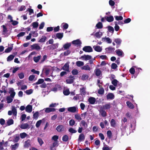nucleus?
<instances>
[{"instance_id":"28","label":"nucleus","mask_w":150,"mask_h":150,"mask_svg":"<svg viewBox=\"0 0 150 150\" xmlns=\"http://www.w3.org/2000/svg\"><path fill=\"white\" fill-rule=\"evenodd\" d=\"M60 88V86L58 84H56L55 85V87L52 89V91L54 92H56L57 91L58 88Z\"/></svg>"},{"instance_id":"25","label":"nucleus","mask_w":150,"mask_h":150,"mask_svg":"<svg viewBox=\"0 0 150 150\" xmlns=\"http://www.w3.org/2000/svg\"><path fill=\"white\" fill-rule=\"evenodd\" d=\"M74 117L79 122L82 119L80 115L78 114L75 115Z\"/></svg>"},{"instance_id":"7","label":"nucleus","mask_w":150,"mask_h":150,"mask_svg":"<svg viewBox=\"0 0 150 150\" xmlns=\"http://www.w3.org/2000/svg\"><path fill=\"white\" fill-rule=\"evenodd\" d=\"M112 104L110 103H108L103 105L102 108L104 109L108 110L112 107Z\"/></svg>"},{"instance_id":"30","label":"nucleus","mask_w":150,"mask_h":150,"mask_svg":"<svg viewBox=\"0 0 150 150\" xmlns=\"http://www.w3.org/2000/svg\"><path fill=\"white\" fill-rule=\"evenodd\" d=\"M57 146V142H54L52 146H51V150H55V149L54 148V147H56Z\"/></svg>"},{"instance_id":"4","label":"nucleus","mask_w":150,"mask_h":150,"mask_svg":"<svg viewBox=\"0 0 150 150\" xmlns=\"http://www.w3.org/2000/svg\"><path fill=\"white\" fill-rule=\"evenodd\" d=\"M91 56L89 55H84L82 56L80 59L83 60L87 61L91 59Z\"/></svg>"},{"instance_id":"63","label":"nucleus","mask_w":150,"mask_h":150,"mask_svg":"<svg viewBox=\"0 0 150 150\" xmlns=\"http://www.w3.org/2000/svg\"><path fill=\"white\" fill-rule=\"evenodd\" d=\"M107 135L108 137L109 138H110L112 136V132L110 131H108L107 132Z\"/></svg>"},{"instance_id":"39","label":"nucleus","mask_w":150,"mask_h":150,"mask_svg":"<svg viewBox=\"0 0 150 150\" xmlns=\"http://www.w3.org/2000/svg\"><path fill=\"white\" fill-rule=\"evenodd\" d=\"M32 25L33 28H37L38 26V23L37 22H34L32 24Z\"/></svg>"},{"instance_id":"56","label":"nucleus","mask_w":150,"mask_h":150,"mask_svg":"<svg viewBox=\"0 0 150 150\" xmlns=\"http://www.w3.org/2000/svg\"><path fill=\"white\" fill-rule=\"evenodd\" d=\"M104 92V90L103 88H100L98 91V93L100 94H103Z\"/></svg>"},{"instance_id":"46","label":"nucleus","mask_w":150,"mask_h":150,"mask_svg":"<svg viewBox=\"0 0 150 150\" xmlns=\"http://www.w3.org/2000/svg\"><path fill=\"white\" fill-rule=\"evenodd\" d=\"M44 81V80L43 79H39L38 80V81L37 82H36V83L33 84V85H34V84H41V83H43Z\"/></svg>"},{"instance_id":"34","label":"nucleus","mask_w":150,"mask_h":150,"mask_svg":"<svg viewBox=\"0 0 150 150\" xmlns=\"http://www.w3.org/2000/svg\"><path fill=\"white\" fill-rule=\"evenodd\" d=\"M114 41L117 44V45H120L122 42V40L121 39L119 38L115 39Z\"/></svg>"},{"instance_id":"16","label":"nucleus","mask_w":150,"mask_h":150,"mask_svg":"<svg viewBox=\"0 0 150 150\" xmlns=\"http://www.w3.org/2000/svg\"><path fill=\"white\" fill-rule=\"evenodd\" d=\"M69 63L67 62L66 63L63 67V69L67 71H68L69 70Z\"/></svg>"},{"instance_id":"47","label":"nucleus","mask_w":150,"mask_h":150,"mask_svg":"<svg viewBox=\"0 0 150 150\" xmlns=\"http://www.w3.org/2000/svg\"><path fill=\"white\" fill-rule=\"evenodd\" d=\"M42 122V120H40L37 122L36 124V126L38 128L39 127Z\"/></svg>"},{"instance_id":"13","label":"nucleus","mask_w":150,"mask_h":150,"mask_svg":"<svg viewBox=\"0 0 150 150\" xmlns=\"http://www.w3.org/2000/svg\"><path fill=\"white\" fill-rule=\"evenodd\" d=\"M88 100L91 104H93L95 103L96 101V99L94 97H90L89 98Z\"/></svg>"},{"instance_id":"12","label":"nucleus","mask_w":150,"mask_h":150,"mask_svg":"<svg viewBox=\"0 0 150 150\" xmlns=\"http://www.w3.org/2000/svg\"><path fill=\"white\" fill-rule=\"evenodd\" d=\"M105 50L106 52L108 53H112L115 50V49L114 47H106Z\"/></svg>"},{"instance_id":"17","label":"nucleus","mask_w":150,"mask_h":150,"mask_svg":"<svg viewBox=\"0 0 150 150\" xmlns=\"http://www.w3.org/2000/svg\"><path fill=\"white\" fill-rule=\"evenodd\" d=\"M81 69L82 70H85L90 71L91 69L90 67L88 64H86L85 66H83L81 67Z\"/></svg>"},{"instance_id":"64","label":"nucleus","mask_w":150,"mask_h":150,"mask_svg":"<svg viewBox=\"0 0 150 150\" xmlns=\"http://www.w3.org/2000/svg\"><path fill=\"white\" fill-rule=\"evenodd\" d=\"M109 2V5L111 6H114L115 4V2L112 0H110Z\"/></svg>"},{"instance_id":"33","label":"nucleus","mask_w":150,"mask_h":150,"mask_svg":"<svg viewBox=\"0 0 150 150\" xmlns=\"http://www.w3.org/2000/svg\"><path fill=\"white\" fill-rule=\"evenodd\" d=\"M7 123L8 126L10 125L13 123V121L12 119H9L7 121Z\"/></svg>"},{"instance_id":"22","label":"nucleus","mask_w":150,"mask_h":150,"mask_svg":"<svg viewBox=\"0 0 150 150\" xmlns=\"http://www.w3.org/2000/svg\"><path fill=\"white\" fill-rule=\"evenodd\" d=\"M127 105L129 108L130 109H132L134 108V105L131 102L129 101H127L126 102Z\"/></svg>"},{"instance_id":"24","label":"nucleus","mask_w":150,"mask_h":150,"mask_svg":"<svg viewBox=\"0 0 150 150\" xmlns=\"http://www.w3.org/2000/svg\"><path fill=\"white\" fill-rule=\"evenodd\" d=\"M63 36V33H57L56 34L57 38L59 39H62Z\"/></svg>"},{"instance_id":"61","label":"nucleus","mask_w":150,"mask_h":150,"mask_svg":"<svg viewBox=\"0 0 150 150\" xmlns=\"http://www.w3.org/2000/svg\"><path fill=\"white\" fill-rule=\"evenodd\" d=\"M45 25V23L44 22H42L41 23L40 25V26L39 28V29H42L44 27Z\"/></svg>"},{"instance_id":"15","label":"nucleus","mask_w":150,"mask_h":150,"mask_svg":"<svg viewBox=\"0 0 150 150\" xmlns=\"http://www.w3.org/2000/svg\"><path fill=\"white\" fill-rule=\"evenodd\" d=\"M32 110V107L31 105H28L25 108L26 111L28 112H30Z\"/></svg>"},{"instance_id":"27","label":"nucleus","mask_w":150,"mask_h":150,"mask_svg":"<svg viewBox=\"0 0 150 150\" xmlns=\"http://www.w3.org/2000/svg\"><path fill=\"white\" fill-rule=\"evenodd\" d=\"M96 27L98 29H101L103 28V25L101 22H99L96 25Z\"/></svg>"},{"instance_id":"19","label":"nucleus","mask_w":150,"mask_h":150,"mask_svg":"<svg viewBox=\"0 0 150 150\" xmlns=\"http://www.w3.org/2000/svg\"><path fill=\"white\" fill-rule=\"evenodd\" d=\"M83 50L86 52H90L93 51L92 47H83Z\"/></svg>"},{"instance_id":"50","label":"nucleus","mask_w":150,"mask_h":150,"mask_svg":"<svg viewBox=\"0 0 150 150\" xmlns=\"http://www.w3.org/2000/svg\"><path fill=\"white\" fill-rule=\"evenodd\" d=\"M39 115V112H36L33 115V118L34 119H37L38 118Z\"/></svg>"},{"instance_id":"3","label":"nucleus","mask_w":150,"mask_h":150,"mask_svg":"<svg viewBox=\"0 0 150 150\" xmlns=\"http://www.w3.org/2000/svg\"><path fill=\"white\" fill-rule=\"evenodd\" d=\"M74 76H70L66 79V82L68 84H71L74 82Z\"/></svg>"},{"instance_id":"62","label":"nucleus","mask_w":150,"mask_h":150,"mask_svg":"<svg viewBox=\"0 0 150 150\" xmlns=\"http://www.w3.org/2000/svg\"><path fill=\"white\" fill-rule=\"evenodd\" d=\"M11 21L12 22V24L13 25H16L18 23V21H13V20L12 19L11 20Z\"/></svg>"},{"instance_id":"60","label":"nucleus","mask_w":150,"mask_h":150,"mask_svg":"<svg viewBox=\"0 0 150 150\" xmlns=\"http://www.w3.org/2000/svg\"><path fill=\"white\" fill-rule=\"evenodd\" d=\"M58 104H59L58 103H52L50 105L49 107H55L57 105H58Z\"/></svg>"},{"instance_id":"58","label":"nucleus","mask_w":150,"mask_h":150,"mask_svg":"<svg viewBox=\"0 0 150 150\" xmlns=\"http://www.w3.org/2000/svg\"><path fill=\"white\" fill-rule=\"evenodd\" d=\"M72 73L74 75H76L78 73V71L76 69H74L72 71Z\"/></svg>"},{"instance_id":"29","label":"nucleus","mask_w":150,"mask_h":150,"mask_svg":"<svg viewBox=\"0 0 150 150\" xmlns=\"http://www.w3.org/2000/svg\"><path fill=\"white\" fill-rule=\"evenodd\" d=\"M88 76L86 74H83L82 75L81 77V79L83 80H86L88 79Z\"/></svg>"},{"instance_id":"6","label":"nucleus","mask_w":150,"mask_h":150,"mask_svg":"<svg viewBox=\"0 0 150 150\" xmlns=\"http://www.w3.org/2000/svg\"><path fill=\"white\" fill-rule=\"evenodd\" d=\"M65 128L63 125H58L56 128V130L59 132L64 131V130Z\"/></svg>"},{"instance_id":"37","label":"nucleus","mask_w":150,"mask_h":150,"mask_svg":"<svg viewBox=\"0 0 150 150\" xmlns=\"http://www.w3.org/2000/svg\"><path fill=\"white\" fill-rule=\"evenodd\" d=\"M114 17L115 19L118 21L122 20L123 19V17L122 16H114Z\"/></svg>"},{"instance_id":"59","label":"nucleus","mask_w":150,"mask_h":150,"mask_svg":"<svg viewBox=\"0 0 150 150\" xmlns=\"http://www.w3.org/2000/svg\"><path fill=\"white\" fill-rule=\"evenodd\" d=\"M131 19L129 18L126 19L124 21V23H129L131 21Z\"/></svg>"},{"instance_id":"57","label":"nucleus","mask_w":150,"mask_h":150,"mask_svg":"<svg viewBox=\"0 0 150 150\" xmlns=\"http://www.w3.org/2000/svg\"><path fill=\"white\" fill-rule=\"evenodd\" d=\"M110 124L111 126L112 127H114L115 126V120L113 119H112L111 121Z\"/></svg>"},{"instance_id":"9","label":"nucleus","mask_w":150,"mask_h":150,"mask_svg":"<svg viewBox=\"0 0 150 150\" xmlns=\"http://www.w3.org/2000/svg\"><path fill=\"white\" fill-rule=\"evenodd\" d=\"M85 139V136L83 134H81L79 136L78 141L81 142L83 141Z\"/></svg>"},{"instance_id":"40","label":"nucleus","mask_w":150,"mask_h":150,"mask_svg":"<svg viewBox=\"0 0 150 150\" xmlns=\"http://www.w3.org/2000/svg\"><path fill=\"white\" fill-rule=\"evenodd\" d=\"M108 28L109 32H111L113 33L114 32V29L113 27L109 25L108 26Z\"/></svg>"},{"instance_id":"32","label":"nucleus","mask_w":150,"mask_h":150,"mask_svg":"<svg viewBox=\"0 0 150 150\" xmlns=\"http://www.w3.org/2000/svg\"><path fill=\"white\" fill-rule=\"evenodd\" d=\"M80 126H83L85 127L86 128L87 127V124L84 120H82L81 121L80 124Z\"/></svg>"},{"instance_id":"21","label":"nucleus","mask_w":150,"mask_h":150,"mask_svg":"<svg viewBox=\"0 0 150 150\" xmlns=\"http://www.w3.org/2000/svg\"><path fill=\"white\" fill-rule=\"evenodd\" d=\"M55 110V109L54 108H45V112H46L48 113L54 111Z\"/></svg>"},{"instance_id":"48","label":"nucleus","mask_w":150,"mask_h":150,"mask_svg":"<svg viewBox=\"0 0 150 150\" xmlns=\"http://www.w3.org/2000/svg\"><path fill=\"white\" fill-rule=\"evenodd\" d=\"M118 81L116 79H114L112 81V83L115 86H116L118 83Z\"/></svg>"},{"instance_id":"36","label":"nucleus","mask_w":150,"mask_h":150,"mask_svg":"<svg viewBox=\"0 0 150 150\" xmlns=\"http://www.w3.org/2000/svg\"><path fill=\"white\" fill-rule=\"evenodd\" d=\"M96 75L97 76H100L101 74V71L99 69H96L95 70Z\"/></svg>"},{"instance_id":"41","label":"nucleus","mask_w":150,"mask_h":150,"mask_svg":"<svg viewBox=\"0 0 150 150\" xmlns=\"http://www.w3.org/2000/svg\"><path fill=\"white\" fill-rule=\"evenodd\" d=\"M46 39L47 38L46 36H42V38L39 40V42H44Z\"/></svg>"},{"instance_id":"11","label":"nucleus","mask_w":150,"mask_h":150,"mask_svg":"<svg viewBox=\"0 0 150 150\" xmlns=\"http://www.w3.org/2000/svg\"><path fill=\"white\" fill-rule=\"evenodd\" d=\"M115 52L118 56L121 57L123 56L124 53L122 50H116Z\"/></svg>"},{"instance_id":"49","label":"nucleus","mask_w":150,"mask_h":150,"mask_svg":"<svg viewBox=\"0 0 150 150\" xmlns=\"http://www.w3.org/2000/svg\"><path fill=\"white\" fill-rule=\"evenodd\" d=\"M68 137L67 135H65L62 138V140L64 142H67L68 140Z\"/></svg>"},{"instance_id":"31","label":"nucleus","mask_w":150,"mask_h":150,"mask_svg":"<svg viewBox=\"0 0 150 150\" xmlns=\"http://www.w3.org/2000/svg\"><path fill=\"white\" fill-rule=\"evenodd\" d=\"M64 95L67 96L70 93L69 90L68 89H64L63 91Z\"/></svg>"},{"instance_id":"38","label":"nucleus","mask_w":150,"mask_h":150,"mask_svg":"<svg viewBox=\"0 0 150 150\" xmlns=\"http://www.w3.org/2000/svg\"><path fill=\"white\" fill-rule=\"evenodd\" d=\"M81 98V96L80 95L77 94L74 96L73 98V100H76L78 99H80Z\"/></svg>"},{"instance_id":"23","label":"nucleus","mask_w":150,"mask_h":150,"mask_svg":"<svg viewBox=\"0 0 150 150\" xmlns=\"http://www.w3.org/2000/svg\"><path fill=\"white\" fill-rule=\"evenodd\" d=\"M14 98L10 96H8L6 98L7 103H11L12 101Z\"/></svg>"},{"instance_id":"51","label":"nucleus","mask_w":150,"mask_h":150,"mask_svg":"<svg viewBox=\"0 0 150 150\" xmlns=\"http://www.w3.org/2000/svg\"><path fill=\"white\" fill-rule=\"evenodd\" d=\"M18 76L20 79H23L24 77V74L23 73L21 72L18 74Z\"/></svg>"},{"instance_id":"26","label":"nucleus","mask_w":150,"mask_h":150,"mask_svg":"<svg viewBox=\"0 0 150 150\" xmlns=\"http://www.w3.org/2000/svg\"><path fill=\"white\" fill-rule=\"evenodd\" d=\"M76 64L78 67H80L83 66L84 64V63L83 62L78 61L76 62Z\"/></svg>"},{"instance_id":"54","label":"nucleus","mask_w":150,"mask_h":150,"mask_svg":"<svg viewBox=\"0 0 150 150\" xmlns=\"http://www.w3.org/2000/svg\"><path fill=\"white\" fill-rule=\"evenodd\" d=\"M25 33L24 32H21L18 34L17 36L18 37H20L23 36L25 34Z\"/></svg>"},{"instance_id":"8","label":"nucleus","mask_w":150,"mask_h":150,"mask_svg":"<svg viewBox=\"0 0 150 150\" xmlns=\"http://www.w3.org/2000/svg\"><path fill=\"white\" fill-rule=\"evenodd\" d=\"M20 128L22 129H27L30 128V127L28 124L24 123L21 125Z\"/></svg>"},{"instance_id":"42","label":"nucleus","mask_w":150,"mask_h":150,"mask_svg":"<svg viewBox=\"0 0 150 150\" xmlns=\"http://www.w3.org/2000/svg\"><path fill=\"white\" fill-rule=\"evenodd\" d=\"M40 58V56H38L36 57H34L33 58V60L35 62H38Z\"/></svg>"},{"instance_id":"35","label":"nucleus","mask_w":150,"mask_h":150,"mask_svg":"<svg viewBox=\"0 0 150 150\" xmlns=\"http://www.w3.org/2000/svg\"><path fill=\"white\" fill-rule=\"evenodd\" d=\"M12 112L13 115L16 116L17 115V111L16 108L14 107H12Z\"/></svg>"},{"instance_id":"1","label":"nucleus","mask_w":150,"mask_h":150,"mask_svg":"<svg viewBox=\"0 0 150 150\" xmlns=\"http://www.w3.org/2000/svg\"><path fill=\"white\" fill-rule=\"evenodd\" d=\"M72 44L74 46L77 47H80L81 46L82 43L79 39L74 40L72 41Z\"/></svg>"},{"instance_id":"20","label":"nucleus","mask_w":150,"mask_h":150,"mask_svg":"<svg viewBox=\"0 0 150 150\" xmlns=\"http://www.w3.org/2000/svg\"><path fill=\"white\" fill-rule=\"evenodd\" d=\"M102 33L101 32H98L96 33L95 34V36L97 38H99L102 35Z\"/></svg>"},{"instance_id":"45","label":"nucleus","mask_w":150,"mask_h":150,"mask_svg":"<svg viewBox=\"0 0 150 150\" xmlns=\"http://www.w3.org/2000/svg\"><path fill=\"white\" fill-rule=\"evenodd\" d=\"M14 57V56L12 55H11L8 57L7 58V61H10L13 59Z\"/></svg>"},{"instance_id":"2","label":"nucleus","mask_w":150,"mask_h":150,"mask_svg":"<svg viewBox=\"0 0 150 150\" xmlns=\"http://www.w3.org/2000/svg\"><path fill=\"white\" fill-rule=\"evenodd\" d=\"M67 110L68 111L72 113L77 112L78 110V108L77 106H74L68 108H67Z\"/></svg>"},{"instance_id":"10","label":"nucleus","mask_w":150,"mask_h":150,"mask_svg":"<svg viewBox=\"0 0 150 150\" xmlns=\"http://www.w3.org/2000/svg\"><path fill=\"white\" fill-rule=\"evenodd\" d=\"M105 19L109 22H111L113 21L114 20V18L112 16H105Z\"/></svg>"},{"instance_id":"53","label":"nucleus","mask_w":150,"mask_h":150,"mask_svg":"<svg viewBox=\"0 0 150 150\" xmlns=\"http://www.w3.org/2000/svg\"><path fill=\"white\" fill-rule=\"evenodd\" d=\"M75 123V121L73 120H71L69 121V124L70 126H73Z\"/></svg>"},{"instance_id":"18","label":"nucleus","mask_w":150,"mask_h":150,"mask_svg":"<svg viewBox=\"0 0 150 150\" xmlns=\"http://www.w3.org/2000/svg\"><path fill=\"white\" fill-rule=\"evenodd\" d=\"M114 96L113 94L112 93H108L107 96V99H112L114 98Z\"/></svg>"},{"instance_id":"52","label":"nucleus","mask_w":150,"mask_h":150,"mask_svg":"<svg viewBox=\"0 0 150 150\" xmlns=\"http://www.w3.org/2000/svg\"><path fill=\"white\" fill-rule=\"evenodd\" d=\"M69 132L72 133H74L76 132V131L73 128H70L69 130Z\"/></svg>"},{"instance_id":"14","label":"nucleus","mask_w":150,"mask_h":150,"mask_svg":"<svg viewBox=\"0 0 150 150\" xmlns=\"http://www.w3.org/2000/svg\"><path fill=\"white\" fill-rule=\"evenodd\" d=\"M103 109H104L101 108L99 110V112L100 113L102 116L105 117L107 115V113L105 111L103 110Z\"/></svg>"},{"instance_id":"55","label":"nucleus","mask_w":150,"mask_h":150,"mask_svg":"<svg viewBox=\"0 0 150 150\" xmlns=\"http://www.w3.org/2000/svg\"><path fill=\"white\" fill-rule=\"evenodd\" d=\"M35 77V76L34 75H31L29 77L28 79L30 81H32L34 80Z\"/></svg>"},{"instance_id":"44","label":"nucleus","mask_w":150,"mask_h":150,"mask_svg":"<svg viewBox=\"0 0 150 150\" xmlns=\"http://www.w3.org/2000/svg\"><path fill=\"white\" fill-rule=\"evenodd\" d=\"M80 92L82 95H85L86 93L85 88L84 87H83L80 89Z\"/></svg>"},{"instance_id":"43","label":"nucleus","mask_w":150,"mask_h":150,"mask_svg":"<svg viewBox=\"0 0 150 150\" xmlns=\"http://www.w3.org/2000/svg\"><path fill=\"white\" fill-rule=\"evenodd\" d=\"M27 134L25 132L21 133L20 134V136L21 138L22 139H23L27 136Z\"/></svg>"},{"instance_id":"5","label":"nucleus","mask_w":150,"mask_h":150,"mask_svg":"<svg viewBox=\"0 0 150 150\" xmlns=\"http://www.w3.org/2000/svg\"><path fill=\"white\" fill-rule=\"evenodd\" d=\"M8 90V93L10 94V96L12 97H14L16 93L14 91V90L12 88H10Z\"/></svg>"}]
</instances>
